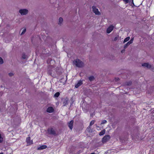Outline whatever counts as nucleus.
Segmentation results:
<instances>
[{"instance_id": "1", "label": "nucleus", "mask_w": 154, "mask_h": 154, "mask_svg": "<svg viewBox=\"0 0 154 154\" xmlns=\"http://www.w3.org/2000/svg\"><path fill=\"white\" fill-rule=\"evenodd\" d=\"M73 64L78 67H82L84 66V63L81 60L76 59L73 61Z\"/></svg>"}, {"instance_id": "2", "label": "nucleus", "mask_w": 154, "mask_h": 154, "mask_svg": "<svg viewBox=\"0 0 154 154\" xmlns=\"http://www.w3.org/2000/svg\"><path fill=\"white\" fill-rule=\"evenodd\" d=\"M29 12L28 9H22L19 10V12L22 15H26Z\"/></svg>"}, {"instance_id": "3", "label": "nucleus", "mask_w": 154, "mask_h": 154, "mask_svg": "<svg viewBox=\"0 0 154 154\" xmlns=\"http://www.w3.org/2000/svg\"><path fill=\"white\" fill-rule=\"evenodd\" d=\"M92 8L93 11L95 14L100 15V12L98 10L97 8H96L94 6H93Z\"/></svg>"}, {"instance_id": "4", "label": "nucleus", "mask_w": 154, "mask_h": 154, "mask_svg": "<svg viewBox=\"0 0 154 154\" xmlns=\"http://www.w3.org/2000/svg\"><path fill=\"white\" fill-rule=\"evenodd\" d=\"M110 138V136L109 135L105 136L102 139V142L103 143H105L108 141Z\"/></svg>"}, {"instance_id": "5", "label": "nucleus", "mask_w": 154, "mask_h": 154, "mask_svg": "<svg viewBox=\"0 0 154 154\" xmlns=\"http://www.w3.org/2000/svg\"><path fill=\"white\" fill-rule=\"evenodd\" d=\"M48 132L49 134L53 135H56V133L55 130L53 128H51L48 130Z\"/></svg>"}, {"instance_id": "6", "label": "nucleus", "mask_w": 154, "mask_h": 154, "mask_svg": "<svg viewBox=\"0 0 154 154\" xmlns=\"http://www.w3.org/2000/svg\"><path fill=\"white\" fill-rule=\"evenodd\" d=\"M114 26L111 25L107 28L106 32L107 33H109L113 29Z\"/></svg>"}, {"instance_id": "7", "label": "nucleus", "mask_w": 154, "mask_h": 154, "mask_svg": "<svg viewBox=\"0 0 154 154\" xmlns=\"http://www.w3.org/2000/svg\"><path fill=\"white\" fill-rule=\"evenodd\" d=\"M142 66L148 69H150L152 67L151 65L148 63H145L143 64Z\"/></svg>"}, {"instance_id": "8", "label": "nucleus", "mask_w": 154, "mask_h": 154, "mask_svg": "<svg viewBox=\"0 0 154 154\" xmlns=\"http://www.w3.org/2000/svg\"><path fill=\"white\" fill-rule=\"evenodd\" d=\"M74 121L73 120H71L68 123V126L70 129L72 130L73 128V124Z\"/></svg>"}, {"instance_id": "9", "label": "nucleus", "mask_w": 154, "mask_h": 154, "mask_svg": "<svg viewBox=\"0 0 154 154\" xmlns=\"http://www.w3.org/2000/svg\"><path fill=\"white\" fill-rule=\"evenodd\" d=\"M54 111V109L52 107H48L47 110V112L49 113H52Z\"/></svg>"}, {"instance_id": "10", "label": "nucleus", "mask_w": 154, "mask_h": 154, "mask_svg": "<svg viewBox=\"0 0 154 154\" xmlns=\"http://www.w3.org/2000/svg\"><path fill=\"white\" fill-rule=\"evenodd\" d=\"M82 84V81L80 80L79 81L78 83L75 85V87L76 88H78Z\"/></svg>"}, {"instance_id": "11", "label": "nucleus", "mask_w": 154, "mask_h": 154, "mask_svg": "<svg viewBox=\"0 0 154 154\" xmlns=\"http://www.w3.org/2000/svg\"><path fill=\"white\" fill-rule=\"evenodd\" d=\"M68 100L67 98H66L63 100V106H66L68 104Z\"/></svg>"}, {"instance_id": "12", "label": "nucleus", "mask_w": 154, "mask_h": 154, "mask_svg": "<svg viewBox=\"0 0 154 154\" xmlns=\"http://www.w3.org/2000/svg\"><path fill=\"white\" fill-rule=\"evenodd\" d=\"M26 141L27 143L31 144L32 143V141L30 140V137H28L26 139Z\"/></svg>"}, {"instance_id": "13", "label": "nucleus", "mask_w": 154, "mask_h": 154, "mask_svg": "<svg viewBox=\"0 0 154 154\" xmlns=\"http://www.w3.org/2000/svg\"><path fill=\"white\" fill-rule=\"evenodd\" d=\"M106 131L105 129H104L100 131L99 133V135L100 136L102 135L105 134V133Z\"/></svg>"}, {"instance_id": "14", "label": "nucleus", "mask_w": 154, "mask_h": 154, "mask_svg": "<svg viewBox=\"0 0 154 154\" xmlns=\"http://www.w3.org/2000/svg\"><path fill=\"white\" fill-rule=\"evenodd\" d=\"M63 19L62 17H60L59 19L58 24H60L63 22Z\"/></svg>"}, {"instance_id": "15", "label": "nucleus", "mask_w": 154, "mask_h": 154, "mask_svg": "<svg viewBox=\"0 0 154 154\" xmlns=\"http://www.w3.org/2000/svg\"><path fill=\"white\" fill-rule=\"evenodd\" d=\"M47 148V146L45 145H43L40 146L38 148V149H45Z\"/></svg>"}, {"instance_id": "16", "label": "nucleus", "mask_w": 154, "mask_h": 154, "mask_svg": "<svg viewBox=\"0 0 154 154\" xmlns=\"http://www.w3.org/2000/svg\"><path fill=\"white\" fill-rule=\"evenodd\" d=\"M88 79L90 81H91L94 80V76H92L89 77Z\"/></svg>"}, {"instance_id": "17", "label": "nucleus", "mask_w": 154, "mask_h": 154, "mask_svg": "<svg viewBox=\"0 0 154 154\" xmlns=\"http://www.w3.org/2000/svg\"><path fill=\"white\" fill-rule=\"evenodd\" d=\"M130 39V37H127V38H125L124 39V40L123 42V43H125V42L128 41H129V40Z\"/></svg>"}, {"instance_id": "18", "label": "nucleus", "mask_w": 154, "mask_h": 154, "mask_svg": "<svg viewBox=\"0 0 154 154\" xmlns=\"http://www.w3.org/2000/svg\"><path fill=\"white\" fill-rule=\"evenodd\" d=\"M60 94V93L59 92H57L54 94V97H59Z\"/></svg>"}, {"instance_id": "19", "label": "nucleus", "mask_w": 154, "mask_h": 154, "mask_svg": "<svg viewBox=\"0 0 154 154\" xmlns=\"http://www.w3.org/2000/svg\"><path fill=\"white\" fill-rule=\"evenodd\" d=\"M130 45L129 43L128 42L126 44L124 45V48L125 49L127 47Z\"/></svg>"}, {"instance_id": "20", "label": "nucleus", "mask_w": 154, "mask_h": 154, "mask_svg": "<svg viewBox=\"0 0 154 154\" xmlns=\"http://www.w3.org/2000/svg\"><path fill=\"white\" fill-rule=\"evenodd\" d=\"M22 58L23 59H26L27 58V56L25 54H23L22 55Z\"/></svg>"}, {"instance_id": "21", "label": "nucleus", "mask_w": 154, "mask_h": 154, "mask_svg": "<svg viewBox=\"0 0 154 154\" xmlns=\"http://www.w3.org/2000/svg\"><path fill=\"white\" fill-rule=\"evenodd\" d=\"M95 122V121L94 120H92V121L90 123V126H91L92 125H93Z\"/></svg>"}, {"instance_id": "22", "label": "nucleus", "mask_w": 154, "mask_h": 154, "mask_svg": "<svg viewBox=\"0 0 154 154\" xmlns=\"http://www.w3.org/2000/svg\"><path fill=\"white\" fill-rule=\"evenodd\" d=\"M3 63V59L0 57V64H2Z\"/></svg>"}, {"instance_id": "23", "label": "nucleus", "mask_w": 154, "mask_h": 154, "mask_svg": "<svg viewBox=\"0 0 154 154\" xmlns=\"http://www.w3.org/2000/svg\"><path fill=\"white\" fill-rule=\"evenodd\" d=\"M107 122V121L106 120H104L103 121H102L101 124H104L105 123H106Z\"/></svg>"}, {"instance_id": "24", "label": "nucleus", "mask_w": 154, "mask_h": 154, "mask_svg": "<svg viewBox=\"0 0 154 154\" xmlns=\"http://www.w3.org/2000/svg\"><path fill=\"white\" fill-rule=\"evenodd\" d=\"M26 29H24L23 30V32H22V33H21V35H23V34H24L25 32H26Z\"/></svg>"}, {"instance_id": "25", "label": "nucleus", "mask_w": 154, "mask_h": 154, "mask_svg": "<svg viewBox=\"0 0 154 154\" xmlns=\"http://www.w3.org/2000/svg\"><path fill=\"white\" fill-rule=\"evenodd\" d=\"M131 84V82H129L126 83V85H129Z\"/></svg>"}, {"instance_id": "26", "label": "nucleus", "mask_w": 154, "mask_h": 154, "mask_svg": "<svg viewBox=\"0 0 154 154\" xmlns=\"http://www.w3.org/2000/svg\"><path fill=\"white\" fill-rule=\"evenodd\" d=\"M123 1L125 2V4H128L129 2V0H123Z\"/></svg>"}, {"instance_id": "27", "label": "nucleus", "mask_w": 154, "mask_h": 154, "mask_svg": "<svg viewBox=\"0 0 154 154\" xmlns=\"http://www.w3.org/2000/svg\"><path fill=\"white\" fill-rule=\"evenodd\" d=\"M8 75L10 76L11 77L14 75V74L13 73L10 72L9 73Z\"/></svg>"}, {"instance_id": "28", "label": "nucleus", "mask_w": 154, "mask_h": 154, "mask_svg": "<svg viewBox=\"0 0 154 154\" xmlns=\"http://www.w3.org/2000/svg\"><path fill=\"white\" fill-rule=\"evenodd\" d=\"M3 140V138L1 137V134H0V143Z\"/></svg>"}, {"instance_id": "29", "label": "nucleus", "mask_w": 154, "mask_h": 154, "mask_svg": "<svg viewBox=\"0 0 154 154\" xmlns=\"http://www.w3.org/2000/svg\"><path fill=\"white\" fill-rule=\"evenodd\" d=\"M118 37H115L114 38V41H116L118 39Z\"/></svg>"}, {"instance_id": "30", "label": "nucleus", "mask_w": 154, "mask_h": 154, "mask_svg": "<svg viewBox=\"0 0 154 154\" xmlns=\"http://www.w3.org/2000/svg\"><path fill=\"white\" fill-rule=\"evenodd\" d=\"M128 42L130 44H131L133 43V41L130 40Z\"/></svg>"}, {"instance_id": "31", "label": "nucleus", "mask_w": 154, "mask_h": 154, "mask_svg": "<svg viewBox=\"0 0 154 154\" xmlns=\"http://www.w3.org/2000/svg\"><path fill=\"white\" fill-rule=\"evenodd\" d=\"M134 0H131L130 2L131 3H132L133 5H134V2H133Z\"/></svg>"}, {"instance_id": "32", "label": "nucleus", "mask_w": 154, "mask_h": 154, "mask_svg": "<svg viewBox=\"0 0 154 154\" xmlns=\"http://www.w3.org/2000/svg\"><path fill=\"white\" fill-rule=\"evenodd\" d=\"M125 49H124V50H122L121 51V52L122 53H124L125 51Z\"/></svg>"}, {"instance_id": "33", "label": "nucleus", "mask_w": 154, "mask_h": 154, "mask_svg": "<svg viewBox=\"0 0 154 154\" xmlns=\"http://www.w3.org/2000/svg\"><path fill=\"white\" fill-rule=\"evenodd\" d=\"M48 73L50 75L51 74V72L49 71H48Z\"/></svg>"}, {"instance_id": "34", "label": "nucleus", "mask_w": 154, "mask_h": 154, "mask_svg": "<svg viewBox=\"0 0 154 154\" xmlns=\"http://www.w3.org/2000/svg\"><path fill=\"white\" fill-rule=\"evenodd\" d=\"M131 40L133 41L134 40V38H132Z\"/></svg>"}, {"instance_id": "35", "label": "nucleus", "mask_w": 154, "mask_h": 154, "mask_svg": "<svg viewBox=\"0 0 154 154\" xmlns=\"http://www.w3.org/2000/svg\"><path fill=\"white\" fill-rule=\"evenodd\" d=\"M0 154H4L3 152H2V153H0Z\"/></svg>"}]
</instances>
